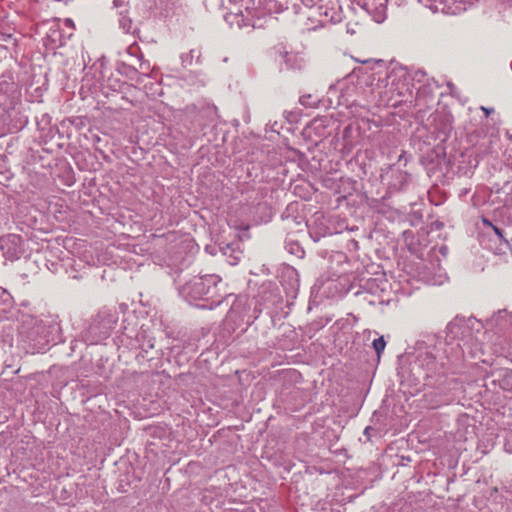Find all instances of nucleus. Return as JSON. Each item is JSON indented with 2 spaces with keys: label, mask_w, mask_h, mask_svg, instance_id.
Returning <instances> with one entry per match:
<instances>
[{
  "label": "nucleus",
  "mask_w": 512,
  "mask_h": 512,
  "mask_svg": "<svg viewBox=\"0 0 512 512\" xmlns=\"http://www.w3.org/2000/svg\"><path fill=\"white\" fill-rule=\"evenodd\" d=\"M364 341L371 343L375 352H382L386 347V341L383 336H378L376 332L364 331L362 334Z\"/></svg>",
  "instance_id": "f257e3e1"
},
{
  "label": "nucleus",
  "mask_w": 512,
  "mask_h": 512,
  "mask_svg": "<svg viewBox=\"0 0 512 512\" xmlns=\"http://www.w3.org/2000/svg\"><path fill=\"white\" fill-rule=\"evenodd\" d=\"M19 370H20V368L19 367L15 368V365H13V364H6V366L1 371V373L4 374V373L8 372V373L15 374V373H18Z\"/></svg>",
  "instance_id": "f03ea898"
},
{
  "label": "nucleus",
  "mask_w": 512,
  "mask_h": 512,
  "mask_svg": "<svg viewBox=\"0 0 512 512\" xmlns=\"http://www.w3.org/2000/svg\"><path fill=\"white\" fill-rule=\"evenodd\" d=\"M0 359L3 363H7L9 361L13 362L14 361V356L13 354H5V353H2L0 354Z\"/></svg>",
  "instance_id": "7ed1b4c3"
},
{
  "label": "nucleus",
  "mask_w": 512,
  "mask_h": 512,
  "mask_svg": "<svg viewBox=\"0 0 512 512\" xmlns=\"http://www.w3.org/2000/svg\"><path fill=\"white\" fill-rule=\"evenodd\" d=\"M492 229L499 238H503L502 230L500 228L493 225Z\"/></svg>",
  "instance_id": "20e7f679"
},
{
  "label": "nucleus",
  "mask_w": 512,
  "mask_h": 512,
  "mask_svg": "<svg viewBox=\"0 0 512 512\" xmlns=\"http://www.w3.org/2000/svg\"><path fill=\"white\" fill-rule=\"evenodd\" d=\"M481 110L485 113L486 117H488L493 112L492 108H486L483 106L481 107Z\"/></svg>",
  "instance_id": "39448f33"
},
{
  "label": "nucleus",
  "mask_w": 512,
  "mask_h": 512,
  "mask_svg": "<svg viewBox=\"0 0 512 512\" xmlns=\"http://www.w3.org/2000/svg\"><path fill=\"white\" fill-rule=\"evenodd\" d=\"M483 223H484L485 225H487V226H490V227H492V226H493V224H492L489 220H487V219H484V220H483Z\"/></svg>",
  "instance_id": "423d86ee"
}]
</instances>
